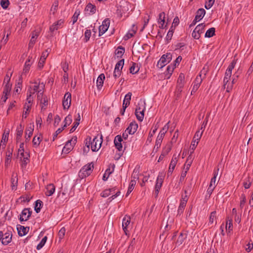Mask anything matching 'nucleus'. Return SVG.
<instances>
[{"label": "nucleus", "mask_w": 253, "mask_h": 253, "mask_svg": "<svg viewBox=\"0 0 253 253\" xmlns=\"http://www.w3.org/2000/svg\"><path fill=\"white\" fill-rule=\"evenodd\" d=\"M34 85L33 86H30L27 92V102L29 103H32L33 102V97H32V95L34 94L36 92H38V99L40 100V96L43 95V90L44 87V84L43 83H40L37 82H34Z\"/></svg>", "instance_id": "f257e3e1"}, {"label": "nucleus", "mask_w": 253, "mask_h": 253, "mask_svg": "<svg viewBox=\"0 0 253 253\" xmlns=\"http://www.w3.org/2000/svg\"><path fill=\"white\" fill-rule=\"evenodd\" d=\"M94 169V165L92 162L88 163L83 166L79 172V176L83 179L88 176L92 172Z\"/></svg>", "instance_id": "f03ea898"}, {"label": "nucleus", "mask_w": 253, "mask_h": 253, "mask_svg": "<svg viewBox=\"0 0 253 253\" xmlns=\"http://www.w3.org/2000/svg\"><path fill=\"white\" fill-rule=\"evenodd\" d=\"M128 134L127 131H125L123 133L122 136L120 135H117L115 136L114 142L116 148L119 151L122 150L123 146L122 142L123 141V138L126 140L128 138Z\"/></svg>", "instance_id": "7ed1b4c3"}, {"label": "nucleus", "mask_w": 253, "mask_h": 253, "mask_svg": "<svg viewBox=\"0 0 253 253\" xmlns=\"http://www.w3.org/2000/svg\"><path fill=\"white\" fill-rule=\"evenodd\" d=\"M172 59V55L170 53L163 54L157 63V67L160 69L163 68L168 64Z\"/></svg>", "instance_id": "20e7f679"}, {"label": "nucleus", "mask_w": 253, "mask_h": 253, "mask_svg": "<svg viewBox=\"0 0 253 253\" xmlns=\"http://www.w3.org/2000/svg\"><path fill=\"white\" fill-rule=\"evenodd\" d=\"M102 136L99 138L98 136H95L91 142V149L93 152L97 151L101 147L102 143Z\"/></svg>", "instance_id": "39448f33"}, {"label": "nucleus", "mask_w": 253, "mask_h": 253, "mask_svg": "<svg viewBox=\"0 0 253 253\" xmlns=\"http://www.w3.org/2000/svg\"><path fill=\"white\" fill-rule=\"evenodd\" d=\"M21 162V166L22 169L26 168L27 165L30 162V154L28 152H24L18 153Z\"/></svg>", "instance_id": "423d86ee"}, {"label": "nucleus", "mask_w": 253, "mask_h": 253, "mask_svg": "<svg viewBox=\"0 0 253 253\" xmlns=\"http://www.w3.org/2000/svg\"><path fill=\"white\" fill-rule=\"evenodd\" d=\"M32 211L30 208L24 209L19 215V220L22 223L27 221L31 216Z\"/></svg>", "instance_id": "0eeeda50"}, {"label": "nucleus", "mask_w": 253, "mask_h": 253, "mask_svg": "<svg viewBox=\"0 0 253 253\" xmlns=\"http://www.w3.org/2000/svg\"><path fill=\"white\" fill-rule=\"evenodd\" d=\"M77 138H73L68 140L62 149V152L65 154H68L74 148L77 142Z\"/></svg>", "instance_id": "6e6552de"}, {"label": "nucleus", "mask_w": 253, "mask_h": 253, "mask_svg": "<svg viewBox=\"0 0 253 253\" xmlns=\"http://www.w3.org/2000/svg\"><path fill=\"white\" fill-rule=\"evenodd\" d=\"M204 23L198 25L192 33V37L195 39L198 40L201 37V34L204 32Z\"/></svg>", "instance_id": "1a4fd4ad"}, {"label": "nucleus", "mask_w": 253, "mask_h": 253, "mask_svg": "<svg viewBox=\"0 0 253 253\" xmlns=\"http://www.w3.org/2000/svg\"><path fill=\"white\" fill-rule=\"evenodd\" d=\"M110 21L109 18H106L99 27V36L103 35L108 30L110 25Z\"/></svg>", "instance_id": "9d476101"}, {"label": "nucleus", "mask_w": 253, "mask_h": 253, "mask_svg": "<svg viewBox=\"0 0 253 253\" xmlns=\"http://www.w3.org/2000/svg\"><path fill=\"white\" fill-rule=\"evenodd\" d=\"M71 94L69 92H66L62 101V105L64 109H68L71 105Z\"/></svg>", "instance_id": "9b49d317"}, {"label": "nucleus", "mask_w": 253, "mask_h": 253, "mask_svg": "<svg viewBox=\"0 0 253 253\" xmlns=\"http://www.w3.org/2000/svg\"><path fill=\"white\" fill-rule=\"evenodd\" d=\"M145 109V107L144 106L143 108H141L139 105L136 108L135 115L137 119L140 122H142L144 119Z\"/></svg>", "instance_id": "f8f14e48"}, {"label": "nucleus", "mask_w": 253, "mask_h": 253, "mask_svg": "<svg viewBox=\"0 0 253 253\" xmlns=\"http://www.w3.org/2000/svg\"><path fill=\"white\" fill-rule=\"evenodd\" d=\"M34 62V59H33L32 56H29L28 59L26 60L24 68L23 69L22 74H27L31 68V65Z\"/></svg>", "instance_id": "ddd939ff"}, {"label": "nucleus", "mask_w": 253, "mask_h": 253, "mask_svg": "<svg viewBox=\"0 0 253 253\" xmlns=\"http://www.w3.org/2000/svg\"><path fill=\"white\" fill-rule=\"evenodd\" d=\"M12 233L11 232H6L3 233L2 232V244L7 245L11 242Z\"/></svg>", "instance_id": "4468645a"}, {"label": "nucleus", "mask_w": 253, "mask_h": 253, "mask_svg": "<svg viewBox=\"0 0 253 253\" xmlns=\"http://www.w3.org/2000/svg\"><path fill=\"white\" fill-rule=\"evenodd\" d=\"M130 216L127 215H125L123 219L122 227L126 235H127V232L128 231L127 228L130 224Z\"/></svg>", "instance_id": "2eb2a0df"}, {"label": "nucleus", "mask_w": 253, "mask_h": 253, "mask_svg": "<svg viewBox=\"0 0 253 253\" xmlns=\"http://www.w3.org/2000/svg\"><path fill=\"white\" fill-rule=\"evenodd\" d=\"M202 82V79L201 78V75L199 74L196 77L195 81L193 82V88L191 91V94L193 92H195L200 86Z\"/></svg>", "instance_id": "dca6fc26"}, {"label": "nucleus", "mask_w": 253, "mask_h": 253, "mask_svg": "<svg viewBox=\"0 0 253 253\" xmlns=\"http://www.w3.org/2000/svg\"><path fill=\"white\" fill-rule=\"evenodd\" d=\"M50 51V49H47L45 51H43L42 53V56L40 58V61L38 63V67L40 68H42L43 67V65L44 62L46 60V58L48 56V53Z\"/></svg>", "instance_id": "f3484780"}, {"label": "nucleus", "mask_w": 253, "mask_h": 253, "mask_svg": "<svg viewBox=\"0 0 253 253\" xmlns=\"http://www.w3.org/2000/svg\"><path fill=\"white\" fill-rule=\"evenodd\" d=\"M177 163V157L175 155H173L169 164V170L168 171V175L171 174L174 170L175 167Z\"/></svg>", "instance_id": "a211bd4d"}, {"label": "nucleus", "mask_w": 253, "mask_h": 253, "mask_svg": "<svg viewBox=\"0 0 253 253\" xmlns=\"http://www.w3.org/2000/svg\"><path fill=\"white\" fill-rule=\"evenodd\" d=\"M137 124L135 121H133L129 124V126L126 128V131H127L129 134H133L137 130Z\"/></svg>", "instance_id": "6ab92c4d"}, {"label": "nucleus", "mask_w": 253, "mask_h": 253, "mask_svg": "<svg viewBox=\"0 0 253 253\" xmlns=\"http://www.w3.org/2000/svg\"><path fill=\"white\" fill-rule=\"evenodd\" d=\"M17 230L19 236H23L27 234L29 230V227H24L21 225L17 226Z\"/></svg>", "instance_id": "aec40b11"}, {"label": "nucleus", "mask_w": 253, "mask_h": 253, "mask_svg": "<svg viewBox=\"0 0 253 253\" xmlns=\"http://www.w3.org/2000/svg\"><path fill=\"white\" fill-rule=\"evenodd\" d=\"M137 30V28L135 27L134 25H132V28L129 30L127 33L124 36L123 39L125 41H127L131 38L133 37L135 34Z\"/></svg>", "instance_id": "412c9836"}, {"label": "nucleus", "mask_w": 253, "mask_h": 253, "mask_svg": "<svg viewBox=\"0 0 253 253\" xmlns=\"http://www.w3.org/2000/svg\"><path fill=\"white\" fill-rule=\"evenodd\" d=\"M11 186L12 190H16L17 188L18 175L13 173L11 178Z\"/></svg>", "instance_id": "4be33fe9"}, {"label": "nucleus", "mask_w": 253, "mask_h": 253, "mask_svg": "<svg viewBox=\"0 0 253 253\" xmlns=\"http://www.w3.org/2000/svg\"><path fill=\"white\" fill-rule=\"evenodd\" d=\"M46 191L45 192V194L46 196L49 197L53 194L55 192V187L53 184H48L46 188Z\"/></svg>", "instance_id": "5701e85b"}, {"label": "nucleus", "mask_w": 253, "mask_h": 253, "mask_svg": "<svg viewBox=\"0 0 253 253\" xmlns=\"http://www.w3.org/2000/svg\"><path fill=\"white\" fill-rule=\"evenodd\" d=\"M105 77L104 74H101L97 78L96 81V86L98 90L102 88Z\"/></svg>", "instance_id": "b1692460"}, {"label": "nucleus", "mask_w": 253, "mask_h": 253, "mask_svg": "<svg viewBox=\"0 0 253 253\" xmlns=\"http://www.w3.org/2000/svg\"><path fill=\"white\" fill-rule=\"evenodd\" d=\"M24 126L20 124L16 128V141L19 142L21 140V137L23 135Z\"/></svg>", "instance_id": "393cba45"}, {"label": "nucleus", "mask_w": 253, "mask_h": 253, "mask_svg": "<svg viewBox=\"0 0 253 253\" xmlns=\"http://www.w3.org/2000/svg\"><path fill=\"white\" fill-rule=\"evenodd\" d=\"M187 235L186 233H180L176 241V246L181 245L187 238Z\"/></svg>", "instance_id": "a878e982"}, {"label": "nucleus", "mask_w": 253, "mask_h": 253, "mask_svg": "<svg viewBox=\"0 0 253 253\" xmlns=\"http://www.w3.org/2000/svg\"><path fill=\"white\" fill-rule=\"evenodd\" d=\"M205 14L206 11L204 8H199L196 13L195 18L199 21L203 19Z\"/></svg>", "instance_id": "bb28decb"}, {"label": "nucleus", "mask_w": 253, "mask_h": 253, "mask_svg": "<svg viewBox=\"0 0 253 253\" xmlns=\"http://www.w3.org/2000/svg\"><path fill=\"white\" fill-rule=\"evenodd\" d=\"M85 11H89V15L93 14L96 12V6L91 4V3H89L86 5L85 8Z\"/></svg>", "instance_id": "cd10ccee"}, {"label": "nucleus", "mask_w": 253, "mask_h": 253, "mask_svg": "<svg viewBox=\"0 0 253 253\" xmlns=\"http://www.w3.org/2000/svg\"><path fill=\"white\" fill-rule=\"evenodd\" d=\"M231 75H232V72L227 70H226V72L225 73V76H224V79H223L224 88H226V86L230 79Z\"/></svg>", "instance_id": "c85d7f7f"}, {"label": "nucleus", "mask_w": 253, "mask_h": 253, "mask_svg": "<svg viewBox=\"0 0 253 253\" xmlns=\"http://www.w3.org/2000/svg\"><path fill=\"white\" fill-rule=\"evenodd\" d=\"M39 36V33L36 31H34L32 33V37L29 43V47H32L34 45L36 39Z\"/></svg>", "instance_id": "c756f323"}, {"label": "nucleus", "mask_w": 253, "mask_h": 253, "mask_svg": "<svg viewBox=\"0 0 253 253\" xmlns=\"http://www.w3.org/2000/svg\"><path fill=\"white\" fill-rule=\"evenodd\" d=\"M159 127L158 123H157L155 126H153L152 127V131H150L149 133L148 136L147 138V141H149V142H151L152 141V138L156 132L157 130L158 129Z\"/></svg>", "instance_id": "7c9ffc66"}, {"label": "nucleus", "mask_w": 253, "mask_h": 253, "mask_svg": "<svg viewBox=\"0 0 253 253\" xmlns=\"http://www.w3.org/2000/svg\"><path fill=\"white\" fill-rule=\"evenodd\" d=\"M184 79L185 76L184 74L180 73L179 75L177 82V85L180 88H182L184 86Z\"/></svg>", "instance_id": "2f4dec72"}, {"label": "nucleus", "mask_w": 253, "mask_h": 253, "mask_svg": "<svg viewBox=\"0 0 253 253\" xmlns=\"http://www.w3.org/2000/svg\"><path fill=\"white\" fill-rule=\"evenodd\" d=\"M132 93L130 92H128L125 96V98L123 101V105L126 107H128L130 104V101L131 100V97Z\"/></svg>", "instance_id": "473e14b6"}, {"label": "nucleus", "mask_w": 253, "mask_h": 253, "mask_svg": "<svg viewBox=\"0 0 253 253\" xmlns=\"http://www.w3.org/2000/svg\"><path fill=\"white\" fill-rule=\"evenodd\" d=\"M163 138L164 137H162V135H158L154 148V149H155L156 151H158V149L160 148Z\"/></svg>", "instance_id": "72a5a7b5"}, {"label": "nucleus", "mask_w": 253, "mask_h": 253, "mask_svg": "<svg viewBox=\"0 0 253 253\" xmlns=\"http://www.w3.org/2000/svg\"><path fill=\"white\" fill-rule=\"evenodd\" d=\"M34 129L31 127H29L26 128L25 131V141L27 142L29 141L30 137L33 134Z\"/></svg>", "instance_id": "f704fd0d"}, {"label": "nucleus", "mask_w": 253, "mask_h": 253, "mask_svg": "<svg viewBox=\"0 0 253 253\" xmlns=\"http://www.w3.org/2000/svg\"><path fill=\"white\" fill-rule=\"evenodd\" d=\"M139 68L136 63L132 62V65L129 68V72L132 74H136L138 72Z\"/></svg>", "instance_id": "c9c22d12"}, {"label": "nucleus", "mask_w": 253, "mask_h": 253, "mask_svg": "<svg viewBox=\"0 0 253 253\" xmlns=\"http://www.w3.org/2000/svg\"><path fill=\"white\" fill-rule=\"evenodd\" d=\"M43 206L42 202L40 200H38L35 202V211L37 213H39L41 211V209Z\"/></svg>", "instance_id": "e433bc0d"}, {"label": "nucleus", "mask_w": 253, "mask_h": 253, "mask_svg": "<svg viewBox=\"0 0 253 253\" xmlns=\"http://www.w3.org/2000/svg\"><path fill=\"white\" fill-rule=\"evenodd\" d=\"M174 29L175 28H173V25H171L169 31L168 32V34L166 38V40L168 42H169L171 40Z\"/></svg>", "instance_id": "4c0bfd02"}, {"label": "nucleus", "mask_w": 253, "mask_h": 253, "mask_svg": "<svg viewBox=\"0 0 253 253\" xmlns=\"http://www.w3.org/2000/svg\"><path fill=\"white\" fill-rule=\"evenodd\" d=\"M72 122V117L71 115H68L66 116L64 120V125L62 127H64V129L67 127L68 126H69Z\"/></svg>", "instance_id": "58836bf2"}, {"label": "nucleus", "mask_w": 253, "mask_h": 253, "mask_svg": "<svg viewBox=\"0 0 253 253\" xmlns=\"http://www.w3.org/2000/svg\"><path fill=\"white\" fill-rule=\"evenodd\" d=\"M252 182L250 177L248 176L244 179L243 184L245 189H249L252 184Z\"/></svg>", "instance_id": "ea45409f"}, {"label": "nucleus", "mask_w": 253, "mask_h": 253, "mask_svg": "<svg viewBox=\"0 0 253 253\" xmlns=\"http://www.w3.org/2000/svg\"><path fill=\"white\" fill-rule=\"evenodd\" d=\"M215 29L214 28H211L206 32L205 37L207 38H211L215 35Z\"/></svg>", "instance_id": "a19ab883"}, {"label": "nucleus", "mask_w": 253, "mask_h": 253, "mask_svg": "<svg viewBox=\"0 0 253 253\" xmlns=\"http://www.w3.org/2000/svg\"><path fill=\"white\" fill-rule=\"evenodd\" d=\"M11 89V84L9 83H6L4 85L3 94L5 95H9Z\"/></svg>", "instance_id": "79ce46f5"}, {"label": "nucleus", "mask_w": 253, "mask_h": 253, "mask_svg": "<svg viewBox=\"0 0 253 253\" xmlns=\"http://www.w3.org/2000/svg\"><path fill=\"white\" fill-rule=\"evenodd\" d=\"M215 187V186H211V184L209 185V187L207 191V194L205 196L206 199H209L210 198L211 195Z\"/></svg>", "instance_id": "37998d69"}, {"label": "nucleus", "mask_w": 253, "mask_h": 253, "mask_svg": "<svg viewBox=\"0 0 253 253\" xmlns=\"http://www.w3.org/2000/svg\"><path fill=\"white\" fill-rule=\"evenodd\" d=\"M42 139L40 136H34L33 139V144L35 147H37L39 146Z\"/></svg>", "instance_id": "c03bdc74"}, {"label": "nucleus", "mask_w": 253, "mask_h": 253, "mask_svg": "<svg viewBox=\"0 0 253 253\" xmlns=\"http://www.w3.org/2000/svg\"><path fill=\"white\" fill-rule=\"evenodd\" d=\"M113 171L111 170L110 168H108L105 171L102 177V180L103 181L107 180L109 178L110 175L112 173Z\"/></svg>", "instance_id": "a18cd8bd"}, {"label": "nucleus", "mask_w": 253, "mask_h": 253, "mask_svg": "<svg viewBox=\"0 0 253 253\" xmlns=\"http://www.w3.org/2000/svg\"><path fill=\"white\" fill-rule=\"evenodd\" d=\"M80 14V11L79 9H76L74 15L72 17V24H74L77 21L78 17Z\"/></svg>", "instance_id": "49530a36"}, {"label": "nucleus", "mask_w": 253, "mask_h": 253, "mask_svg": "<svg viewBox=\"0 0 253 253\" xmlns=\"http://www.w3.org/2000/svg\"><path fill=\"white\" fill-rule=\"evenodd\" d=\"M125 51V48L120 46L116 49L115 53L118 56V57H122L124 54Z\"/></svg>", "instance_id": "de8ad7c7"}, {"label": "nucleus", "mask_w": 253, "mask_h": 253, "mask_svg": "<svg viewBox=\"0 0 253 253\" xmlns=\"http://www.w3.org/2000/svg\"><path fill=\"white\" fill-rule=\"evenodd\" d=\"M124 65V59L120 60L115 65L114 70H122Z\"/></svg>", "instance_id": "09e8293b"}, {"label": "nucleus", "mask_w": 253, "mask_h": 253, "mask_svg": "<svg viewBox=\"0 0 253 253\" xmlns=\"http://www.w3.org/2000/svg\"><path fill=\"white\" fill-rule=\"evenodd\" d=\"M203 133V130H202V131H200V130H197L196 132V133L193 137V140L197 141L199 142V141L200 140V139L202 136Z\"/></svg>", "instance_id": "8fccbe9b"}, {"label": "nucleus", "mask_w": 253, "mask_h": 253, "mask_svg": "<svg viewBox=\"0 0 253 253\" xmlns=\"http://www.w3.org/2000/svg\"><path fill=\"white\" fill-rule=\"evenodd\" d=\"M12 152L8 151V153L6 154V159L5 161V165L7 166L11 162V159L12 156Z\"/></svg>", "instance_id": "3c124183"}, {"label": "nucleus", "mask_w": 253, "mask_h": 253, "mask_svg": "<svg viewBox=\"0 0 253 253\" xmlns=\"http://www.w3.org/2000/svg\"><path fill=\"white\" fill-rule=\"evenodd\" d=\"M169 123L166 124L164 126V127L162 128V129L160 131V132H159V133L158 134L159 135H162V136L164 137L166 133L167 132V131H168V130L169 129Z\"/></svg>", "instance_id": "603ef678"}, {"label": "nucleus", "mask_w": 253, "mask_h": 253, "mask_svg": "<svg viewBox=\"0 0 253 253\" xmlns=\"http://www.w3.org/2000/svg\"><path fill=\"white\" fill-rule=\"evenodd\" d=\"M47 239V237L44 236L42 239V240L41 241L40 243L37 246V249L38 250H41L43 247V246L44 245V244H45V243L46 242Z\"/></svg>", "instance_id": "864d4df0"}, {"label": "nucleus", "mask_w": 253, "mask_h": 253, "mask_svg": "<svg viewBox=\"0 0 253 253\" xmlns=\"http://www.w3.org/2000/svg\"><path fill=\"white\" fill-rule=\"evenodd\" d=\"M58 4H59V2H58V0H55L52 4V5L50 9V11L52 12L53 14L57 11Z\"/></svg>", "instance_id": "5fc2aeb1"}, {"label": "nucleus", "mask_w": 253, "mask_h": 253, "mask_svg": "<svg viewBox=\"0 0 253 253\" xmlns=\"http://www.w3.org/2000/svg\"><path fill=\"white\" fill-rule=\"evenodd\" d=\"M216 212L215 211H213L211 213L209 218V224H211L214 222L216 218Z\"/></svg>", "instance_id": "6e6d98bb"}, {"label": "nucleus", "mask_w": 253, "mask_h": 253, "mask_svg": "<svg viewBox=\"0 0 253 253\" xmlns=\"http://www.w3.org/2000/svg\"><path fill=\"white\" fill-rule=\"evenodd\" d=\"M158 23L165 22V13L164 12H161L159 15V18L158 21Z\"/></svg>", "instance_id": "4d7b16f0"}, {"label": "nucleus", "mask_w": 253, "mask_h": 253, "mask_svg": "<svg viewBox=\"0 0 253 253\" xmlns=\"http://www.w3.org/2000/svg\"><path fill=\"white\" fill-rule=\"evenodd\" d=\"M160 176L158 175L157 180H156V183L155 185V188L157 189H161L162 184H163V181L162 180V178H160Z\"/></svg>", "instance_id": "13d9d810"}, {"label": "nucleus", "mask_w": 253, "mask_h": 253, "mask_svg": "<svg viewBox=\"0 0 253 253\" xmlns=\"http://www.w3.org/2000/svg\"><path fill=\"white\" fill-rule=\"evenodd\" d=\"M41 103L43 105L42 106V109L43 107V106H47L48 105V100L46 96H43V97H41Z\"/></svg>", "instance_id": "bf43d9fd"}, {"label": "nucleus", "mask_w": 253, "mask_h": 253, "mask_svg": "<svg viewBox=\"0 0 253 253\" xmlns=\"http://www.w3.org/2000/svg\"><path fill=\"white\" fill-rule=\"evenodd\" d=\"M236 79L234 78L232 79V83L231 84L229 82L228 83V84H227V85L226 86V88H225L226 89L227 92H229L230 91V90L232 89V87H233V84L236 82Z\"/></svg>", "instance_id": "052dcab7"}, {"label": "nucleus", "mask_w": 253, "mask_h": 253, "mask_svg": "<svg viewBox=\"0 0 253 253\" xmlns=\"http://www.w3.org/2000/svg\"><path fill=\"white\" fill-rule=\"evenodd\" d=\"M65 232H66V229L64 227L61 228V229L59 231L58 233V236L60 239H62L64 238V237L65 236Z\"/></svg>", "instance_id": "680f3d73"}, {"label": "nucleus", "mask_w": 253, "mask_h": 253, "mask_svg": "<svg viewBox=\"0 0 253 253\" xmlns=\"http://www.w3.org/2000/svg\"><path fill=\"white\" fill-rule=\"evenodd\" d=\"M91 36V31L90 30H86L84 32V42H87Z\"/></svg>", "instance_id": "e2e57ef3"}, {"label": "nucleus", "mask_w": 253, "mask_h": 253, "mask_svg": "<svg viewBox=\"0 0 253 253\" xmlns=\"http://www.w3.org/2000/svg\"><path fill=\"white\" fill-rule=\"evenodd\" d=\"M0 5L3 9H6L9 5V0H1Z\"/></svg>", "instance_id": "0e129e2a"}, {"label": "nucleus", "mask_w": 253, "mask_h": 253, "mask_svg": "<svg viewBox=\"0 0 253 253\" xmlns=\"http://www.w3.org/2000/svg\"><path fill=\"white\" fill-rule=\"evenodd\" d=\"M111 194V190H109V189H107L102 191V192L101 193V196L103 198H106L108 197Z\"/></svg>", "instance_id": "69168bd1"}, {"label": "nucleus", "mask_w": 253, "mask_h": 253, "mask_svg": "<svg viewBox=\"0 0 253 253\" xmlns=\"http://www.w3.org/2000/svg\"><path fill=\"white\" fill-rule=\"evenodd\" d=\"M171 149V146L170 144H167L165 148H164L162 152L167 155Z\"/></svg>", "instance_id": "338daca9"}, {"label": "nucleus", "mask_w": 253, "mask_h": 253, "mask_svg": "<svg viewBox=\"0 0 253 253\" xmlns=\"http://www.w3.org/2000/svg\"><path fill=\"white\" fill-rule=\"evenodd\" d=\"M214 2L215 1H213V0H209L208 2H206L205 5V7L207 9H210L213 5Z\"/></svg>", "instance_id": "774afa93"}]
</instances>
